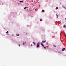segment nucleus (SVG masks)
<instances>
[{
	"label": "nucleus",
	"instance_id": "1",
	"mask_svg": "<svg viewBox=\"0 0 66 66\" xmlns=\"http://www.w3.org/2000/svg\"><path fill=\"white\" fill-rule=\"evenodd\" d=\"M39 46V42L37 44V47H38Z\"/></svg>",
	"mask_w": 66,
	"mask_h": 66
},
{
	"label": "nucleus",
	"instance_id": "2",
	"mask_svg": "<svg viewBox=\"0 0 66 66\" xmlns=\"http://www.w3.org/2000/svg\"><path fill=\"white\" fill-rule=\"evenodd\" d=\"M65 50V48H62V51H64V50Z\"/></svg>",
	"mask_w": 66,
	"mask_h": 66
},
{
	"label": "nucleus",
	"instance_id": "3",
	"mask_svg": "<svg viewBox=\"0 0 66 66\" xmlns=\"http://www.w3.org/2000/svg\"><path fill=\"white\" fill-rule=\"evenodd\" d=\"M41 45L43 47H44V44H43L41 43Z\"/></svg>",
	"mask_w": 66,
	"mask_h": 66
},
{
	"label": "nucleus",
	"instance_id": "4",
	"mask_svg": "<svg viewBox=\"0 0 66 66\" xmlns=\"http://www.w3.org/2000/svg\"><path fill=\"white\" fill-rule=\"evenodd\" d=\"M56 10H57V9H58V7H56Z\"/></svg>",
	"mask_w": 66,
	"mask_h": 66
},
{
	"label": "nucleus",
	"instance_id": "5",
	"mask_svg": "<svg viewBox=\"0 0 66 66\" xmlns=\"http://www.w3.org/2000/svg\"><path fill=\"white\" fill-rule=\"evenodd\" d=\"M63 27H64V28H66V26H65V25H64Z\"/></svg>",
	"mask_w": 66,
	"mask_h": 66
},
{
	"label": "nucleus",
	"instance_id": "6",
	"mask_svg": "<svg viewBox=\"0 0 66 66\" xmlns=\"http://www.w3.org/2000/svg\"><path fill=\"white\" fill-rule=\"evenodd\" d=\"M25 44V43H24V42L23 43V45H24V44Z\"/></svg>",
	"mask_w": 66,
	"mask_h": 66
},
{
	"label": "nucleus",
	"instance_id": "7",
	"mask_svg": "<svg viewBox=\"0 0 66 66\" xmlns=\"http://www.w3.org/2000/svg\"><path fill=\"white\" fill-rule=\"evenodd\" d=\"M33 44H34V45H36V43H35V42H33Z\"/></svg>",
	"mask_w": 66,
	"mask_h": 66
},
{
	"label": "nucleus",
	"instance_id": "8",
	"mask_svg": "<svg viewBox=\"0 0 66 66\" xmlns=\"http://www.w3.org/2000/svg\"><path fill=\"white\" fill-rule=\"evenodd\" d=\"M17 35V36H19V34H18V35Z\"/></svg>",
	"mask_w": 66,
	"mask_h": 66
},
{
	"label": "nucleus",
	"instance_id": "9",
	"mask_svg": "<svg viewBox=\"0 0 66 66\" xmlns=\"http://www.w3.org/2000/svg\"><path fill=\"white\" fill-rule=\"evenodd\" d=\"M6 33H7V34H8V33H9V32L8 31H7Z\"/></svg>",
	"mask_w": 66,
	"mask_h": 66
},
{
	"label": "nucleus",
	"instance_id": "10",
	"mask_svg": "<svg viewBox=\"0 0 66 66\" xmlns=\"http://www.w3.org/2000/svg\"><path fill=\"white\" fill-rule=\"evenodd\" d=\"M27 9V7H25V8L24 9Z\"/></svg>",
	"mask_w": 66,
	"mask_h": 66
},
{
	"label": "nucleus",
	"instance_id": "11",
	"mask_svg": "<svg viewBox=\"0 0 66 66\" xmlns=\"http://www.w3.org/2000/svg\"><path fill=\"white\" fill-rule=\"evenodd\" d=\"M54 47H56V46L55 45H54Z\"/></svg>",
	"mask_w": 66,
	"mask_h": 66
},
{
	"label": "nucleus",
	"instance_id": "12",
	"mask_svg": "<svg viewBox=\"0 0 66 66\" xmlns=\"http://www.w3.org/2000/svg\"><path fill=\"white\" fill-rule=\"evenodd\" d=\"M42 43H44V41L43 40L42 41Z\"/></svg>",
	"mask_w": 66,
	"mask_h": 66
},
{
	"label": "nucleus",
	"instance_id": "13",
	"mask_svg": "<svg viewBox=\"0 0 66 66\" xmlns=\"http://www.w3.org/2000/svg\"><path fill=\"white\" fill-rule=\"evenodd\" d=\"M44 49H46V47H44Z\"/></svg>",
	"mask_w": 66,
	"mask_h": 66
},
{
	"label": "nucleus",
	"instance_id": "14",
	"mask_svg": "<svg viewBox=\"0 0 66 66\" xmlns=\"http://www.w3.org/2000/svg\"><path fill=\"white\" fill-rule=\"evenodd\" d=\"M20 2H23V1H20Z\"/></svg>",
	"mask_w": 66,
	"mask_h": 66
},
{
	"label": "nucleus",
	"instance_id": "15",
	"mask_svg": "<svg viewBox=\"0 0 66 66\" xmlns=\"http://www.w3.org/2000/svg\"><path fill=\"white\" fill-rule=\"evenodd\" d=\"M40 21H42V19H40Z\"/></svg>",
	"mask_w": 66,
	"mask_h": 66
},
{
	"label": "nucleus",
	"instance_id": "16",
	"mask_svg": "<svg viewBox=\"0 0 66 66\" xmlns=\"http://www.w3.org/2000/svg\"><path fill=\"white\" fill-rule=\"evenodd\" d=\"M42 12H44V10H42Z\"/></svg>",
	"mask_w": 66,
	"mask_h": 66
},
{
	"label": "nucleus",
	"instance_id": "17",
	"mask_svg": "<svg viewBox=\"0 0 66 66\" xmlns=\"http://www.w3.org/2000/svg\"><path fill=\"white\" fill-rule=\"evenodd\" d=\"M46 41V40H45V41L44 42V43H45Z\"/></svg>",
	"mask_w": 66,
	"mask_h": 66
},
{
	"label": "nucleus",
	"instance_id": "18",
	"mask_svg": "<svg viewBox=\"0 0 66 66\" xmlns=\"http://www.w3.org/2000/svg\"><path fill=\"white\" fill-rule=\"evenodd\" d=\"M57 18H59V16H57Z\"/></svg>",
	"mask_w": 66,
	"mask_h": 66
},
{
	"label": "nucleus",
	"instance_id": "19",
	"mask_svg": "<svg viewBox=\"0 0 66 66\" xmlns=\"http://www.w3.org/2000/svg\"><path fill=\"white\" fill-rule=\"evenodd\" d=\"M56 16H58V15H57V14H56Z\"/></svg>",
	"mask_w": 66,
	"mask_h": 66
},
{
	"label": "nucleus",
	"instance_id": "20",
	"mask_svg": "<svg viewBox=\"0 0 66 66\" xmlns=\"http://www.w3.org/2000/svg\"><path fill=\"white\" fill-rule=\"evenodd\" d=\"M31 46H33V45L32 44L31 45Z\"/></svg>",
	"mask_w": 66,
	"mask_h": 66
},
{
	"label": "nucleus",
	"instance_id": "21",
	"mask_svg": "<svg viewBox=\"0 0 66 66\" xmlns=\"http://www.w3.org/2000/svg\"><path fill=\"white\" fill-rule=\"evenodd\" d=\"M19 47H20V45H19Z\"/></svg>",
	"mask_w": 66,
	"mask_h": 66
},
{
	"label": "nucleus",
	"instance_id": "22",
	"mask_svg": "<svg viewBox=\"0 0 66 66\" xmlns=\"http://www.w3.org/2000/svg\"><path fill=\"white\" fill-rule=\"evenodd\" d=\"M60 33L61 34V33H62V32H61Z\"/></svg>",
	"mask_w": 66,
	"mask_h": 66
},
{
	"label": "nucleus",
	"instance_id": "23",
	"mask_svg": "<svg viewBox=\"0 0 66 66\" xmlns=\"http://www.w3.org/2000/svg\"><path fill=\"white\" fill-rule=\"evenodd\" d=\"M27 33H26V34L27 35Z\"/></svg>",
	"mask_w": 66,
	"mask_h": 66
},
{
	"label": "nucleus",
	"instance_id": "24",
	"mask_svg": "<svg viewBox=\"0 0 66 66\" xmlns=\"http://www.w3.org/2000/svg\"><path fill=\"white\" fill-rule=\"evenodd\" d=\"M65 20H66V18H65Z\"/></svg>",
	"mask_w": 66,
	"mask_h": 66
},
{
	"label": "nucleus",
	"instance_id": "25",
	"mask_svg": "<svg viewBox=\"0 0 66 66\" xmlns=\"http://www.w3.org/2000/svg\"><path fill=\"white\" fill-rule=\"evenodd\" d=\"M2 4L3 5V3H2Z\"/></svg>",
	"mask_w": 66,
	"mask_h": 66
},
{
	"label": "nucleus",
	"instance_id": "26",
	"mask_svg": "<svg viewBox=\"0 0 66 66\" xmlns=\"http://www.w3.org/2000/svg\"><path fill=\"white\" fill-rule=\"evenodd\" d=\"M28 26H29V25H28Z\"/></svg>",
	"mask_w": 66,
	"mask_h": 66
}]
</instances>
